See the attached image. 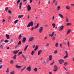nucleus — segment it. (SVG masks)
<instances>
[{
  "instance_id": "f257e3e1",
  "label": "nucleus",
  "mask_w": 74,
  "mask_h": 74,
  "mask_svg": "<svg viewBox=\"0 0 74 74\" xmlns=\"http://www.w3.org/2000/svg\"><path fill=\"white\" fill-rule=\"evenodd\" d=\"M58 70V67L57 66L55 65L54 66L53 71H54V72H56Z\"/></svg>"
},
{
  "instance_id": "f03ea898",
  "label": "nucleus",
  "mask_w": 74,
  "mask_h": 74,
  "mask_svg": "<svg viewBox=\"0 0 74 74\" xmlns=\"http://www.w3.org/2000/svg\"><path fill=\"white\" fill-rule=\"evenodd\" d=\"M59 62L60 64H63V63H64V60L61 59L59 60Z\"/></svg>"
},
{
  "instance_id": "7ed1b4c3",
  "label": "nucleus",
  "mask_w": 74,
  "mask_h": 74,
  "mask_svg": "<svg viewBox=\"0 0 74 74\" xmlns=\"http://www.w3.org/2000/svg\"><path fill=\"white\" fill-rule=\"evenodd\" d=\"M43 30V27H40L39 29V32L40 33H41Z\"/></svg>"
},
{
  "instance_id": "20e7f679",
  "label": "nucleus",
  "mask_w": 74,
  "mask_h": 74,
  "mask_svg": "<svg viewBox=\"0 0 74 74\" xmlns=\"http://www.w3.org/2000/svg\"><path fill=\"white\" fill-rule=\"evenodd\" d=\"M27 70L29 71H31L32 70V68H31V66H29V67H27L26 69Z\"/></svg>"
},
{
  "instance_id": "39448f33",
  "label": "nucleus",
  "mask_w": 74,
  "mask_h": 74,
  "mask_svg": "<svg viewBox=\"0 0 74 74\" xmlns=\"http://www.w3.org/2000/svg\"><path fill=\"white\" fill-rule=\"evenodd\" d=\"M35 37H32L29 39V41H33L34 40Z\"/></svg>"
},
{
  "instance_id": "423d86ee",
  "label": "nucleus",
  "mask_w": 74,
  "mask_h": 74,
  "mask_svg": "<svg viewBox=\"0 0 74 74\" xmlns=\"http://www.w3.org/2000/svg\"><path fill=\"white\" fill-rule=\"evenodd\" d=\"M26 40V37H24L23 38L22 42H23V43H25Z\"/></svg>"
},
{
  "instance_id": "0eeeda50",
  "label": "nucleus",
  "mask_w": 74,
  "mask_h": 74,
  "mask_svg": "<svg viewBox=\"0 0 74 74\" xmlns=\"http://www.w3.org/2000/svg\"><path fill=\"white\" fill-rule=\"evenodd\" d=\"M65 53H66V56L64 57V59L67 58L68 56V53H67V51H65Z\"/></svg>"
},
{
  "instance_id": "6e6552de",
  "label": "nucleus",
  "mask_w": 74,
  "mask_h": 74,
  "mask_svg": "<svg viewBox=\"0 0 74 74\" xmlns=\"http://www.w3.org/2000/svg\"><path fill=\"white\" fill-rule=\"evenodd\" d=\"M27 7L28 8V9L27 10V11H29L30 10H31V7H30V5H28Z\"/></svg>"
},
{
  "instance_id": "1a4fd4ad",
  "label": "nucleus",
  "mask_w": 74,
  "mask_h": 74,
  "mask_svg": "<svg viewBox=\"0 0 74 74\" xmlns=\"http://www.w3.org/2000/svg\"><path fill=\"white\" fill-rule=\"evenodd\" d=\"M22 66H19L18 65H16V67L17 69H20L22 68Z\"/></svg>"
},
{
  "instance_id": "9d476101",
  "label": "nucleus",
  "mask_w": 74,
  "mask_h": 74,
  "mask_svg": "<svg viewBox=\"0 0 74 74\" xmlns=\"http://www.w3.org/2000/svg\"><path fill=\"white\" fill-rule=\"evenodd\" d=\"M55 34V32H53L52 33V34L51 35V34H49V36L51 37V38L53 36V35Z\"/></svg>"
},
{
  "instance_id": "9b49d317",
  "label": "nucleus",
  "mask_w": 74,
  "mask_h": 74,
  "mask_svg": "<svg viewBox=\"0 0 74 74\" xmlns=\"http://www.w3.org/2000/svg\"><path fill=\"white\" fill-rule=\"evenodd\" d=\"M55 34V32H53L52 33V34L51 35V34H49V36L51 37V38L53 36V35Z\"/></svg>"
},
{
  "instance_id": "f8f14e48",
  "label": "nucleus",
  "mask_w": 74,
  "mask_h": 74,
  "mask_svg": "<svg viewBox=\"0 0 74 74\" xmlns=\"http://www.w3.org/2000/svg\"><path fill=\"white\" fill-rule=\"evenodd\" d=\"M41 53H42V50H41L38 51V55H40Z\"/></svg>"
},
{
  "instance_id": "ddd939ff",
  "label": "nucleus",
  "mask_w": 74,
  "mask_h": 74,
  "mask_svg": "<svg viewBox=\"0 0 74 74\" xmlns=\"http://www.w3.org/2000/svg\"><path fill=\"white\" fill-rule=\"evenodd\" d=\"M49 60L51 61L52 59V56L51 55H50L49 57Z\"/></svg>"
},
{
  "instance_id": "4468645a",
  "label": "nucleus",
  "mask_w": 74,
  "mask_h": 74,
  "mask_svg": "<svg viewBox=\"0 0 74 74\" xmlns=\"http://www.w3.org/2000/svg\"><path fill=\"white\" fill-rule=\"evenodd\" d=\"M19 50H17V51H14L13 52V53H14V54H16L17 53H18V52H19Z\"/></svg>"
},
{
  "instance_id": "2eb2a0df",
  "label": "nucleus",
  "mask_w": 74,
  "mask_h": 74,
  "mask_svg": "<svg viewBox=\"0 0 74 74\" xmlns=\"http://www.w3.org/2000/svg\"><path fill=\"white\" fill-rule=\"evenodd\" d=\"M63 29H64V26H61L60 28V31H61V30H63Z\"/></svg>"
},
{
  "instance_id": "dca6fc26",
  "label": "nucleus",
  "mask_w": 74,
  "mask_h": 74,
  "mask_svg": "<svg viewBox=\"0 0 74 74\" xmlns=\"http://www.w3.org/2000/svg\"><path fill=\"white\" fill-rule=\"evenodd\" d=\"M58 14L60 17H61V18H63V15H62V14L60 13H59Z\"/></svg>"
},
{
  "instance_id": "f3484780",
  "label": "nucleus",
  "mask_w": 74,
  "mask_h": 74,
  "mask_svg": "<svg viewBox=\"0 0 74 74\" xmlns=\"http://www.w3.org/2000/svg\"><path fill=\"white\" fill-rule=\"evenodd\" d=\"M29 24L30 25V26H33V22L31 21L29 23Z\"/></svg>"
},
{
  "instance_id": "a211bd4d",
  "label": "nucleus",
  "mask_w": 74,
  "mask_h": 74,
  "mask_svg": "<svg viewBox=\"0 0 74 74\" xmlns=\"http://www.w3.org/2000/svg\"><path fill=\"white\" fill-rule=\"evenodd\" d=\"M22 5V2H20L19 3V9H21V6Z\"/></svg>"
},
{
  "instance_id": "6ab92c4d",
  "label": "nucleus",
  "mask_w": 74,
  "mask_h": 74,
  "mask_svg": "<svg viewBox=\"0 0 74 74\" xmlns=\"http://www.w3.org/2000/svg\"><path fill=\"white\" fill-rule=\"evenodd\" d=\"M38 26H39V24L38 23L36 26L34 27V29H37V28H38Z\"/></svg>"
},
{
  "instance_id": "aec40b11",
  "label": "nucleus",
  "mask_w": 74,
  "mask_h": 74,
  "mask_svg": "<svg viewBox=\"0 0 74 74\" xmlns=\"http://www.w3.org/2000/svg\"><path fill=\"white\" fill-rule=\"evenodd\" d=\"M4 45H0V48L1 49H3V48H4Z\"/></svg>"
},
{
  "instance_id": "412c9836",
  "label": "nucleus",
  "mask_w": 74,
  "mask_h": 74,
  "mask_svg": "<svg viewBox=\"0 0 74 74\" xmlns=\"http://www.w3.org/2000/svg\"><path fill=\"white\" fill-rule=\"evenodd\" d=\"M6 38L7 39H9L10 38V36L9 35L6 34Z\"/></svg>"
},
{
  "instance_id": "4be33fe9",
  "label": "nucleus",
  "mask_w": 74,
  "mask_h": 74,
  "mask_svg": "<svg viewBox=\"0 0 74 74\" xmlns=\"http://www.w3.org/2000/svg\"><path fill=\"white\" fill-rule=\"evenodd\" d=\"M33 70H34V71L35 72H37V68H35L33 69Z\"/></svg>"
},
{
  "instance_id": "5701e85b",
  "label": "nucleus",
  "mask_w": 74,
  "mask_h": 74,
  "mask_svg": "<svg viewBox=\"0 0 74 74\" xmlns=\"http://www.w3.org/2000/svg\"><path fill=\"white\" fill-rule=\"evenodd\" d=\"M16 55H15L13 57V59H16Z\"/></svg>"
},
{
  "instance_id": "b1692460",
  "label": "nucleus",
  "mask_w": 74,
  "mask_h": 74,
  "mask_svg": "<svg viewBox=\"0 0 74 74\" xmlns=\"http://www.w3.org/2000/svg\"><path fill=\"white\" fill-rule=\"evenodd\" d=\"M70 32V29H69L67 31L66 34H69V33Z\"/></svg>"
},
{
  "instance_id": "393cba45",
  "label": "nucleus",
  "mask_w": 74,
  "mask_h": 74,
  "mask_svg": "<svg viewBox=\"0 0 74 74\" xmlns=\"http://www.w3.org/2000/svg\"><path fill=\"white\" fill-rule=\"evenodd\" d=\"M38 46H36L35 47V48L34 49V51H36V50L38 48Z\"/></svg>"
},
{
  "instance_id": "a878e982",
  "label": "nucleus",
  "mask_w": 74,
  "mask_h": 74,
  "mask_svg": "<svg viewBox=\"0 0 74 74\" xmlns=\"http://www.w3.org/2000/svg\"><path fill=\"white\" fill-rule=\"evenodd\" d=\"M20 1H21V0H18L17 1V4L18 5L19 4V3H20Z\"/></svg>"
},
{
  "instance_id": "bb28decb",
  "label": "nucleus",
  "mask_w": 74,
  "mask_h": 74,
  "mask_svg": "<svg viewBox=\"0 0 74 74\" xmlns=\"http://www.w3.org/2000/svg\"><path fill=\"white\" fill-rule=\"evenodd\" d=\"M28 47V45H27L25 47V48L24 49V51H26V49H27V48Z\"/></svg>"
},
{
  "instance_id": "cd10ccee",
  "label": "nucleus",
  "mask_w": 74,
  "mask_h": 74,
  "mask_svg": "<svg viewBox=\"0 0 74 74\" xmlns=\"http://www.w3.org/2000/svg\"><path fill=\"white\" fill-rule=\"evenodd\" d=\"M23 17V15H18V18H22Z\"/></svg>"
},
{
  "instance_id": "c85d7f7f",
  "label": "nucleus",
  "mask_w": 74,
  "mask_h": 74,
  "mask_svg": "<svg viewBox=\"0 0 74 74\" xmlns=\"http://www.w3.org/2000/svg\"><path fill=\"white\" fill-rule=\"evenodd\" d=\"M34 51H33L31 52V54L32 55H34Z\"/></svg>"
},
{
  "instance_id": "c756f323",
  "label": "nucleus",
  "mask_w": 74,
  "mask_h": 74,
  "mask_svg": "<svg viewBox=\"0 0 74 74\" xmlns=\"http://www.w3.org/2000/svg\"><path fill=\"white\" fill-rule=\"evenodd\" d=\"M4 39H1V41L0 43L1 44L2 42H4Z\"/></svg>"
},
{
  "instance_id": "7c9ffc66",
  "label": "nucleus",
  "mask_w": 74,
  "mask_h": 74,
  "mask_svg": "<svg viewBox=\"0 0 74 74\" xmlns=\"http://www.w3.org/2000/svg\"><path fill=\"white\" fill-rule=\"evenodd\" d=\"M66 8L67 10H70V8L69 7L67 6L66 7Z\"/></svg>"
},
{
  "instance_id": "2f4dec72",
  "label": "nucleus",
  "mask_w": 74,
  "mask_h": 74,
  "mask_svg": "<svg viewBox=\"0 0 74 74\" xmlns=\"http://www.w3.org/2000/svg\"><path fill=\"white\" fill-rule=\"evenodd\" d=\"M69 19H68V18L66 17V22H69Z\"/></svg>"
},
{
  "instance_id": "473e14b6",
  "label": "nucleus",
  "mask_w": 74,
  "mask_h": 74,
  "mask_svg": "<svg viewBox=\"0 0 74 74\" xmlns=\"http://www.w3.org/2000/svg\"><path fill=\"white\" fill-rule=\"evenodd\" d=\"M67 26H71V23H68L66 24Z\"/></svg>"
},
{
  "instance_id": "72a5a7b5",
  "label": "nucleus",
  "mask_w": 74,
  "mask_h": 74,
  "mask_svg": "<svg viewBox=\"0 0 74 74\" xmlns=\"http://www.w3.org/2000/svg\"><path fill=\"white\" fill-rule=\"evenodd\" d=\"M15 71H13L10 72V74H15Z\"/></svg>"
},
{
  "instance_id": "f704fd0d",
  "label": "nucleus",
  "mask_w": 74,
  "mask_h": 74,
  "mask_svg": "<svg viewBox=\"0 0 74 74\" xmlns=\"http://www.w3.org/2000/svg\"><path fill=\"white\" fill-rule=\"evenodd\" d=\"M22 51L18 53V55L19 56L21 55V54H22Z\"/></svg>"
},
{
  "instance_id": "c9c22d12",
  "label": "nucleus",
  "mask_w": 74,
  "mask_h": 74,
  "mask_svg": "<svg viewBox=\"0 0 74 74\" xmlns=\"http://www.w3.org/2000/svg\"><path fill=\"white\" fill-rule=\"evenodd\" d=\"M67 45L68 47H70V42L69 41H68Z\"/></svg>"
},
{
  "instance_id": "e433bc0d",
  "label": "nucleus",
  "mask_w": 74,
  "mask_h": 74,
  "mask_svg": "<svg viewBox=\"0 0 74 74\" xmlns=\"http://www.w3.org/2000/svg\"><path fill=\"white\" fill-rule=\"evenodd\" d=\"M5 10L6 11H7L8 10V7H6L5 9Z\"/></svg>"
},
{
  "instance_id": "4c0bfd02",
  "label": "nucleus",
  "mask_w": 74,
  "mask_h": 74,
  "mask_svg": "<svg viewBox=\"0 0 74 74\" xmlns=\"http://www.w3.org/2000/svg\"><path fill=\"white\" fill-rule=\"evenodd\" d=\"M21 40H20L18 43V45H21Z\"/></svg>"
},
{
  "instance_id": "58836bf2",
  "label": "nucleus",
  "mask_w": 74,
  "mask_h": 74,
  "mask_svg": "<svg viewBox=\"0 0 74 74\" xmlns=\"http://www.w3.org/2000/svg\"><path fill=\"white\" fill-rule=\"evenodd\" d=\"M8 13H9V14H12V12H11V11L10 10H9L8 11Z\"/></svg>"
},
{
  "instance_id": "ea45409f",
  "label": "nucleus",
  "mask_w": 74,
  "mask_h": 74,
  "mask_svg": "<svg viewBox=\"0 0 74 74\" xmlns=\"http://www.w3.org/2000/svg\"><path fill=\"white\" fill-rule=\"evenodd\" d=\"M55 46L56 47H57L58 46V43H56Z\"/></svg>"
},
{
  "instance_id": "a19ab883",
  "label": "nucleus",
  "mask_w": 74,
  "mask_h": 74,
  "mask_svg": "<svg viewBox=\"0 0 74 74\" xmlns=\"http://www.w3.org/2000/svg\"><path fill=\"white\" fill-rule=\"evenodd\" d=\"M18 21H19V20H16L14 22V23H15V24H16V23H17V22H18Z\"/></svg>"
},
{
  "instance_id": "79ce46f5",
  "label": "nucleus",
  "mask_w": 74,
  "mask_h": 74,
  "mask_svg": "<svg viewBox=\"0 0 74 74\" xmlns=\"http://www.w3.org/2000/svg\"><path fill=\"white\" fill-rule=\"evenodd\" d=\"M21 37H22V35H20L18 37V40H20L21 38Z\"/></svg>"
},
{
  "instance_id": "37998d69",
  "label": "nucleus",
  "mask_w": 74,
  "mask_h": 74,
  "mask_svg": "<svg viewBox=\"0 0 74 74\" xmlns=\"http://www.w3.org/2000/svg\"><path fill=\"white\" fill-rule=\"evenodd\" d=\"M54 53H58V50H55L54 52Z\"/></svg>"
},
{
  "instance_id": "c03bdc74",
  "label": "nucleus",
  "mask_w": 74,
  "mask_h": 74,
  "mask_svg": "<svg viewBox=\"0 0 74 74\" xmlns=\"http://www.w3.org/2000/svg\"><path fill=\"white\" fill-rule=\"evenodd\" d=\"M67 64V62H65L64 63V65L65 66H66Z\"/></svg>"
},
{
  "instance_id": "a18cd8bd",
  "label": "nucleus",
  "mask_w": 74,
  "mask_h": 74,
  "mask_svg": "<svg viewBox=\"0 0 74 74\" xmlns=\"http://www.w3.org/2000/svg\"><path fill=\"white\" fill-rule=\"evenodd\" d=\"M30 26H31L30 25L29 23L27 25V27H30Z\"/></svg>"
},
{
  "instance_id": "49530a36",
  "label": "nucleus",
  "mask_w": 74,
  "mask_h": 74,
  "mask_svg": "<svg viewBox=\"0 0 74 74\" xmlns=\"http://www.w3.org/2000/svg\"><path fill=\"white\" fill-rule=\"evenodd\" d=\"M13 42V39H11V40L9 42L10 43H12Z\"/></svg>"
},
{
  "instance_id": "de8ad7c7",
  "label": "nucleus",
  "mask_w": 74,
  "mask_h": 74,
  "mask_svg": "<svg viewBox=\"0 0 74 74\" xmlns=\"http://www.w3.org/2000/svg\"><path fill=\"white\" fill-rule=\"evenodd\" d=\"M10 63L11 64H13L14 63V60H12L10 61Z\"/></svg>"
},
{
  "instance_id": "09e8293b",
  "label": "nucleus",
  "mask_w": 74,
  "mask_h": 74,
  "mask_svg": "<svg viewBox=\"0 0 74 74\" xmlns=\"http://www.w3.org/2000/svg\"><path fill=\"white\" fill-rule=\"evenodd\" d=\"M4 42H5V43H7V42H8V40H5Z\"/></svg>"
},
{
  "instance_id": "8fccbe9b",
  "label": "nucleus",
  "mask_w": 74,
  "mask_h": 74,
  "mask_svg": "<svg viewBox=\"0 0 74 74\" xmlns=\"http://www.w3.org/2000/svg\"><path fill=\"white\" fill-rule=\"evenodd\" d=\"M6 73H8L9 72V69L8 68L6 70Z\"/></svg>"
},
{
  "instance_id": "3c124183",
  "label": "nucleus",
  "mask_w": 74,
  "mask_h": 74,
  "mask_svg": "<svg viewBox=\"0 0 74 74\" xmlns=\"http://www.w3.org/2000/svg\"><path fill=\"white\" fill-rule=\"evenodd\" d=\"M60 10V6H58L57 7V10L58 11V10Z\"/></svg>"
},
{
  "instance_id": "603ef678",
  "label": "nucleus",
  "mask_w": 74,
  "mask_h": 74,
  "mask_svg": "<svg viewBox=\"0 0 74 74\" xmlns=\"http://www.w3.org/2000/svg\"><path fill=\"white\" fill-rule=\"evenodd\" d=\"M54 62H52L50 64V65H51V66H52V65H53V63H54Z\"/></svg>"
},
{
  "instance_id": "864d4df0",
  "label": "nucleus",
  "mask_w": 74,
  "mask_h": 74,
  "mask_svg": "<svg viewBox=\"0 0 74 74\" xmlns=\"http://www.w3.org/2000/svg\"><path fill=\"white\" fill-rule=\"evenodd\" d=\"M49 44H50L49 43H47V45H46V46L48 47V46H49Z\"/></svg>"
},
{
  "instance_id": "5fc2aeb1",
  "label": "nucleus",
  "mask_w": 74,
  "mask_h": 74,
  "mask_svg": "<svg viewBox=\"0 0 74 74\" xmlns=\"http://www.w3.org/2000/svg\"><path fill=\"white\" fill-rule=\"evenodd\" d=\"M27 19H29V18H30V16H29V15H28L27 16Z\"/></svg>"
},
{
  "instance_id": "6e6d98bb",
  "label": "nucleus",
  "mask_w": 74,
  "mask_h": 74,
  "mask_svg": "<svg viewBox=\"0 0 74 74\" xmlns=\"http://www.w3.org/2000/svg\"><path fill=\"white\" fill-rule=\"evenodd\" d=\"M22 56L23 57V58H24V59L25 58V57L24 55L22 54Z\"/></svg>"
},
{
  "instance_id": "4d7b16f0",
  "label": "nucleus",
  "mask_w": 74,
  "mask_h": 74,
  "mask_svg": "<svg viewBox=\"0 0 74 74\" xmlns=\"http://www.w3.org/2000/svg\"><path fill=\"white\" fill-rule=\"evenodd\" d=\"M47 38H48V37H46L44 38V40H47Z\"/></svg>"
},
{
  "instance_id": "13d9d810",
  "label": "nucleus",
  "mask_w": 74,
  "mask_h": 74,
  "mask_svg": "<svg viewBox=\"0 0 74 74\" xmlns=\"http://www.w3.org/2000/svg\"><path fill=\"white\" fill-rule=\"evenodd\" d=\"M4 22H5V20L3 19V21H2V23H4Z\"/></svg>"
},
{
  "instance_id": "bf43d9fd",
  "label": "nucleus",
  "mask_w": 74,
  "mask_h": 74,
  "mask_svg": "<svg viewBox=\"0 0 74 74\" xmlns=\"http://www.w3.org/2000/svg\"><path fill=\"white\" fill-rule=\"evenodd\" d=\"M55 37H53V38H52V40L53 41L54 40H55Z\"/></svg>"
},
{
  "instance_id": "052dcab7",
  "label": "nucleus",
  "mask_w": 74,
  "mask_h": 74,
  "mask_svg": "<svg viewBox=\"0 0 74 74\" xmlns=\"http://www.w3.org/2000/svg\"><path fill=\"white\" fill-rule=\"evenodd\" d=\"M56 1V0H53V3H55Z\"/></svg>"
},
{
  "instance_id": "680f3d73",
  "label": "nucleus",
  "mask_w": 74,
  "mask_h": 74,
  "mask_svg": "<svg viewBox=\"0 0 74 74\" xmlns=\"http://www.w3.org/2000/svg\"><path fill=\"white\" fill-rule=\"evenodd\" d=\"M34 30V27H32V28L31 29V30Z\"/></svg>"
},
{
  "instance_id": "e2e57ef3",
  "label": "nucleus",
  "mask_w": 74,
  "mask_h": 74,
  "mask_svg": "<svg viewBox=\"0 0 74 74\" xmlns=\"http://www.w3.org/2000/svg\"><path fill=\"white\" fill-rule=\"evenodd\" d=\"M45 63H47V62L45 61L43 62V64H45Z\"/></svg>"
},
{
  "instance_id": "0e129e2a",
  "label": "nucleus",
  "mask_w": 74,
  "mask_h": 74,
  "mask_svg": "<svg viewBox=\"0 0 74 74\" xmlns=\"http://www.w3.org/2000/svg\"><path fill=\"white\" fill-rule=\"evenodd\" d=\"M2 67H3V66L2 65L0 66V69H2Z\"/></svg>"
},
{
  "instance_id": "69168bd1",
  "label": "nucleus",
  "mask_w": 74,
  "mask_h": 74,
  "mask_svg": "<svg viewBox=\"0 0 74 74\" xmlns=\"http://www.w3.org/2000/svg\"><path fill=\"white\" fill-rule=\"evenodd\" d=\"M63 68L64 69V70H66V71H67V69H66L64 67H63Z\"/></svg>"
},
{
  "instance_id": "338daca9",
  "label": "nucleus",
  "mask_w": 74,
  "mask_h": 74,
  "mask_svg": "<svg viewBox=\"0 0 74 74\" xmlns=\"http://www.w3.org/2000/svg\"><path fill=\"white\" fill-rule=\"evenodd\" d=\"M55 18V17L54 16H53L52 18V19L53 20H54V19Z\"/></svg>"
},
{
  "instance_id": "774afa93",
  "label": "nucleus",
  "mask_w": 74,
  "mask_h": 74,
  "mask_svg": "<svg viewBox=\"0 0 74 74\" xmlns=\"http://www.w3.org/2000/svg\"><path fill=\"white\" fill-rule=\"evenodd\" d=\"M7 49H10V47H7Z\"/></svg>"
}]
</instances>
